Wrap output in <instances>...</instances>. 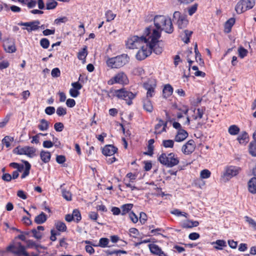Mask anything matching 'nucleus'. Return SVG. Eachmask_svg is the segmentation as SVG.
<instances>
[{"instance_id":"14","label":"nucleus","mask_w":256,"mask_h":256,"mask_svg":"<svg viewBox=\"0 0 256 256\" xmlns=\"http://www.w3.org/2000/svg\"><path fill=\"white\" fill-rule=\"evenodd\" d=\"M40 22L38 20L26 22H20L18 24L20 26H27L26 30L28 32H30L32 31L36 30L39 28V24Z\"/></svg>"},{"instance_id":"52","label":"nucleus","mask_w":256,"mask_h":256,"mask_svg":"<svg viewBox=\"0 0 256 256\" xmlns=\"http://www.w3.org/2000/svg\"><path fill=\"white\" fill-rule=\"evenodd\" d=\"M210 172L208 170L205 169L201 171L200 177L202 178H208L210 176Z\"/></svg>"},{"instance_id":"35","label":"nucleus","mask_w":256,"mask_h":256,"mask_svg":"<svg viewBox=\"0 0 256 256\" xmlns=\"http://www.w3.org/2000/svg\"><path fill=\"white\" fill-rule=\"evenodd\" d=\"M24 164L25 168L24 172L21 176V178L22 179L28 176L30 174V170L31 168V165L28 161L24 160Z\"/></svg>"},{"instance_id":"1","label":"nucleus","mask_w":256,"mask_h":256,"mask_svg":"<svg viewBox=\"0 0 256 256\" xmlns=\"http://www.w3.org/2000/svg\"><path fill=\"white\" fill-rule=\"evenodd\" d=\"M144 34L147 36L145 45L148 46L150 54L152 52L156 54H161L162 47L160 46V41L158 40L160 37V32L154 30L152 26H150L146 28Z\"/></svg>"},{"instance_id":"9","label":"nucleus","mask_w":256,"mask_h":256,"mask_svg":"<svg viewBox=\"0 0 256 256\" xmlns=\"http://www.w3.org/2000/svg\"><path fill=\"white\" fill-rule=\"evenodd\" d=\"M14 153L19 155H26L32 158L36 156V149L32 146H26L22 148L17 147L14 150Z\"/></svg>"},{"instance_id":"34","label":"nucleus","mask_w":256,"mask_h":256,"mask_svg":"<svg viewBox=\"0 0 256 256\" xmlns=\"http://www.w3.org/2000/svg\"><path fill=\"white\" fill-rule=\"evenodd\" d=\"M49 126L48 122L45 119H42L40 120V123L38 125V128L40 130L45 131L48 130Z\"/></svg>"},{"instance_id":"55","label":"nucleus","mask_w":256,"mask_h":256,"mask_svg":"<svg viewBox=\"0 0 256 256\" xmlns=\"http://www.w3.org/2000/svg\"><path fill=\"white\" fill-rule=\"evenodd\" d=\"M32 233L33 236L36 238L38 240L42 238V234L40 232L38 231L36 228H34L32 230Z\"/></svg>"},{"instance_id":"30","label":"nucleus","mask_w":256,"mask_h":256,"mask_svg":"<svg viewBox=\"0 0 256 256\" xmlns=\"http://www.w3.org/2000/svg\"><path fill=\"white\" fill-rule=\"evenodd\" d=\"M144 108L148 112H152L153 110V106L152 102L149 98H144L143 100Z\"/></svg>"},{"instance_id":"46","label":"nucleus","mask_w":256,"mask_h":256,"mask_svg":"<svg viewBox=\"0 0 256 256\" xmlns=\"http://www.w3.org/2000/svg\"><path fill=\"white\" fill-rule=\"evenodd\" d=\"M204 109L203 108H198L196 109V113L195 116H193V118L194 120H196L198 118L200 119L202 118L204 113Z\"/></svg>"},{"instance_id":"31","label":"nucleus","mask_w":256,"mask_h":256,"mask_svg":"<svg viewBox=\"0 0 256 256\" xmlns=\"http://www.w3.org/2000/svg\"><path fill=\"white\" fill-rule=\"evenodd\" d=\"M249 191L252 194L256 193V178H253L248 182Z\"/></svg>"},{"instance_id":"36","label":"nucleus","mask_w":256,"mask_h":256,"mask_svg":"<svg viewBox=\"0 0 256 256\" xmlns=\"http://www.w3.org/2000/svg\"><path fill=\"white\" fill-rule=\"evenodd\" d=\"M88 55L87 47L85 46L78 54V58L81 60H85L86 58Z\"/></svg>"},{"instance_id":"22","label":"nucleus","mask_w":256,"mask_h":256,"mask_svg":"<svg viewBox=\"0 0 256 256\" xmlns=\"http://www.w3.org/2000/svg\"><path fill=\"white\" fill-rule=\"evenodd\" d=\"M199 222L198 221H192L190 220H186L182 224V226L185 228H190L198 226Z\"/></svg>"},{"instance_id":"58","label":"nucleus","mask_w":256,"mask_h":256,"mask_svg":"<svg viewBox=\"0 0 256 256\" xmlns=\"http://www.w3.org/2000/svg\"><path fill=\"white\" fill-rule=\"evenodd\" d=\"M185 34V40H184V42L185 43L188 44L190 42V36L192 34V32L189 31L188 30H184Z\"/></svg>"},{"instance_id":"3","label":"nucleus","mask_w":256,"mask_h":256,"mask_svg":"<svg viewBox=\"0 0 256 256\" xmlns=\"http://www.w3.org/2000/svg\"><path fill=\"white\" fill-rule=\"evenodd\" d=\"M128 60V55L122 54L115 57L108 58L106 61V64L108 66L111 68H118L127 64Z\"/></svg>"},{"instance_id":"17","label":"nucleus","mask_w":256,"mask_h":256,"mask_svg":"<svg viewBox=\"0 0 256 256\" xmlns=\"http://www.w3.org/2000/svg\"><path fill=\"white\" fill-rule=\"evenodd\" d=\"M118 148L112 145L106 146L102 150V154L106 156H112L117 151Z\"/></svg>"},{"instance_id":"48","label":"nucleus","mask_w":256,"mask_h":256,"mask_svg":"<svg viewBox=\"0 0 256 256\" xmlns=\"http://www.w3.org/2000/svg\"><path fill=\"white\" fill-rule=\"evenodd\" d=\"M238 56L241 58H244L246 56L248 51L242 46H240L238 49Z\"/></svg>"},{"instance_id":"26","label":"nucleus","mask_w":256,"mask_h":256,"mask_svg":"<svg viewBox=\"0 0 256 256\" xmlns=\"http://www.w3.org/2000/svg\"><path fill=\"white\" fill-rule=\"evenodd\" d=\"M40 157L44 162L47 163L50 160L51 154L50 152L42 150L40 152Z\"/></svg>"},{"instance_id":"56","label":"nucleus","mask_w":256,"mask_h":256,"mask_svg":"<svg viewBox=\"0 0 256 256\" xmlns=\"http://www.w3.org/2000/svg\"><path fill=\"white\" fill-rule=\"evenodd\" d=\"M198 4H194L192 5V6L188 8V14L190 16H192L196 12L197 10Z\"/></svg>"},{"instance_id":"32","label":"nucleus","mask_w":256,"mask_h":256,"mask_svg":"<svg viewBox=\"0 0 256 256\" xmlns=\"http://www.w3.org/2000/svg\"><path fill=\"white\" fill-rule=\"evenodd\" d=\"M64 186V184H63L60 187L62 190V196L66 200L70 201L72 200V194L70 191L66 190L63 188Z\"/></svg>"},{"instance_id":"16","label":"nucleus","mask_w":256,"mask_h":256,"mask_svg":"<svg viewBox=\"0 0 256 256\" xmlns=\"http://www.w3.org/2000/svg\"><path fill=\"white\" fill-rule=\"evenodd\" d=\"M140 48L141 49L136 54V58L137 60H141L150 56V52L148 50V46H145L144 44Z\"/></svg>"},{"instance_id":"28","label":"nucleus","mask_w":256,"mask_h":256,"mask_svg":"<svg viewBox=\"0 0 256 256\" xmlns=\"http://www.w3.org/2000/svg\"><path fill=\"white\" fill-rule=\"evenodd\" d=\"M46 220V215L44 212H42L39 215L36 216L34 222L37 224H40L44 223Z\"/></svg>"},{"instance_id":"2","label":"nucleus","mask_w":256,"mask_h":256,"mask_svg":"<svg viewBox=\"0 0 256 256\" xmlns=\"http://www.w3.org/2000/svg\"><path fill=\"white\" fill-rule=\"evenodd\" d=\"M158 160L161 164L168 168H172L179 163V159L177 155L174 152L168 154L162 152L159 156Z\"/></svg>"},{"instance_id":"54","label":"nucleus","mask_w":256,"mask_h":256,"mask_svg":"<svg viewBox=\"0 0 256 256\" xmlns=\"http://www.w3.org/2000/svg\"><path fill=\"white\" fill-rule=\"evenodd\" d=\"M51 74L53 78L59 77L60 75V71L58 68H54L52 70Z\"/></svg>"},{"instance_id":"7","label":"nucleus","mask_w":256,"mask_h":256,"mask_svg":"<svg viewBox=\"0 0 256 256\" xmlns=\"http://www.w3.org/2000/svg\"><path fill=\"white\" fill-rule=\"evenodd\" d=\"M128 82V77L126 74L122 72H118L108 81V84L109 85H112L115 84H126Z\"/></svg>"},{"instance_id":"33","label":"nucleus","mask_w":256,"mask_h":256,"mask_svg":"<svg viewBox=\"0 0 256 256\" xmlns=\"http://www.w3.org/2000/svg\"><path fill=\"white\" fill-rule=\"evenodd\" d=\"M248 134L246 132H243L238 137L237 140L240 144H246L248 142Z\"/></svg>"},{"instance_id":"20","label":"nucleus","mask_w":256,"mask_h":256,"mask_svg":"<svg viewBox=\"0 0 256 256\" xmlns=\"http://www.w3.org/2000/svg\"><path fill=\"white\" fill-rule=\"evenodd\" d=\"M4 48L5 51L8 53L14 52L16 50L14 42H10L9 40L5 42L4 44Z\"/></svg>"},{"instance_id":"38","label":"nucleus","mask_w":256,"mask_h":256,"mask_svg":"<svg viewBox=\"0 0 256 256\" xmlns=\"http://www.w3.org/2000/svg\"><path fill=\"white\" fill-rule=\"evenodd\" d=\"M249 152L250 154L256 156V140L252 141L249 144Z\"/></svg>"},{"instance_id":"29","label":"nucleus","mask_w":256,"mask_h":256,"mask_svg":"<svg viewBox=\"0 0 256 256\" xmlns=\"http://www.w3.org/2000/svg\"><path fill=\"white\" fill-rule=\"evenodd\" d=\"M235 23V19L234 18H230L225 23L224 31L226 33H229L232 30V26Z\"/></svg>"},{"instance_id":"23","label":"nucleus","mask_w":256,"mask_h":256,"mask_svg":"<svg viewBox=\"0 0 256 256\" xmlns=\"http://www.w3.org/2000/svg\"><path fill=\"white\" fill-rule=\"evenodd\" d=\"M214 245V248L218 250H222L226 246V242L224 240H218L211 243Z\"/></svg>"},{"instance_id":"19","label":"nucleus","mask_w":256,"mask_h":256,"mask_svg":"<svg viewBox=\"0 0 256 256\" xmlns=\"http://www.w3.org/2000/svg\"><path fill=\"white\" fill-rule=\"evenodd\" d=\"M164 16L163 15H156L154 16V24L156 28L154 30H158V28H162V24L163 22H164Z\"/></svg>"},{"instance_id":"10","label":"nucleus","mask_w":256,"mask_h":256,"mask_svg":"<svg viewBox=\"0 0 256 256\" xmlns=\"http://www.w3.org/2000/svg\"><path fill=\"white\" fill-rule=\"evenodd\" d=\"M6 250L18 256H28V254L25 250V248L20 242H16L8 246Z\"/></svg>"},{"instance_id":"4","label":"nucleus","mask_w":256,"mask_h":256,"mask_svg":"<svg viewBox=\"0 0 256 256\" xmlns=\"http://www.w3.org/2000/svg\"><path fill=\"white\" fill-rule=\"evenodd\" d=\"M110 93L112 96L126 100L128 105L132 104V100L136 96V94H134L125 88L111 91Z\"/></svg>"},{"instance_id":"53","label":"nucleus","mask_w":256,"mask_h":256,"mask_svg":"<svg viewBox=\"0 0 256 256\" xmlns=\"http://www.w3.org/2000/svg\"><path fill=\"white\" fill-rule=\"evenodd\" d=\"M64 126L62 122H56L54 124V128L56 132H62L64 130Z\"/></svg>"},{"instance_id":"15","label":"nucleus","mask_w":256,"mask_h":256,"mask_svg":"<svg viewBox=\"0 0 256 256\" xmlns=\"http://www.w3.org/2000/svg\"><path fill=\"white\" fill-rule=\"evenodd\" d=\"M194 142L193 140H190L182 147V152L185 154H192L195 150Z\"/></svg>"},{"instance_id":"6","label":"nucleus","mask_w":256,"mask_h":256,"mask_svg":"<svg viewBox=\"0 0 256 256\" xmlns=\"http://www.w3.org/2000/svg\"><path fill=\"white\" fill-rule=\"evenodd\" d=\"M254 4V0H241L237 3L235 7V10L237 14H240L252 8Z\"/></svg>"},{"instance_id":"64","label":"nucleus","mask_w":256,"mask_h":256,"mask_svg":"<svg viewBox=\"0 0 256 256\" xmlns=\"http://www.w3.org/2000/svg\"><path fill=\"white\" fill-rule=\"evenodd\" d=\"M56 161L58 164H62L66 162V158L62 155L57 156Z\"/></svg>"},{"instance_id":"5","label":"nucleus","mask_w":256,"mask_h":256,"mask_svg":"<svg viewBox=\"0 0 256 256\" xmlns=\"http://www.w3.org/2000/svg\"><path fill=\"white\" fill-rule=\"evenodd\" d=\"M146 35L140 37L134 36L129 38L126 42V48L129 49L140 48L146 42Z\"/></svg>"},{"instance_id":"57","label":"nucleus","mask_w":256,"mask_h":256,"mask_svg":"<svg viewBox=\"0 0 256 256\" xmlns=\"http://www.w3.org/2000/svg\"><path fill=\"white\" fill-rule=\"evenodd\" d=\"M129 218L134 224H136L138 222V218L133 212H130L129 213Z\"/></svg>"},{"instance_id":"25","label":"nucleus","mask_w":256,"mask_h":256,"mask_svg":"<svg viewBox=\"0 0 256 256\" xmlns=\"http://www.w3.org/2000/svg\"><path fill=\"white\" fill-rule=\"evenodd\" d=\"M162 92L164 97L167 98L172 94L173 88L170 84H167L164 86Z\"/></svg>"},{"instance_id":"47","label":"nucleus","mask_w":256,"mask_h":256,"mask_svg":"<svg viewBox=\"0 0 256 256\" xmlns=\"http://www.w3.org/2000/svg\"><path fill=\"white\" fill-rule=\"evenodd\" d=\"M50 41L46 38H42L40 40V46L44 49L48 48L50 46Z\"/></svg>"},{"instance_id":"63","label":"nucleus","mask_w":256,"mask_h":256,"mask_svg":"<svg viewBox=\"0 0 256 256\" xmlns=\"http://www.w3.org/2000/svg\"><path fill=\"white\" fill-rule=\"evenodd\" d=\"M89 218L92 220H96L98 218V214L94 212H90L88 214Z\"/></svg>"},{"instance_id":"13","label":"nucleus","mask_w":256,"mask_h":256,"mask_svg":"<svg viewBox=\"0 0 256 256\" xmlns=\"http://www.w3.org/2000/svg\"><path fill=\"white\" fill-rule=\"evenodd\" d=\"M164 22L162 24V28H158V31L161 33L162 31L164 30L168 34H172L174 31V27L172 26L171 19L164 16Z\"/></svg>"},{"instance_id":"41","label":"nucleus","mask_w":256,"mask_h":256,"mask_svg":"<svg viewBox=\"0 0 256 256\" xmlns=\"http://www.w3.org/2000/svg\"><path fill=\"white\" fill-rule=\"evenodd\" d=\"M56 228L60 232H65L66 230V224L62 222H57L55 223Z\"/></svg>"},{"instance_id":"44","label":"nucleus","mask_w":256,"mask_h":256,"mask_svg":"<svg viewBox=\"0 0 256 256\" xmlns=\"http://www.w3.org/2000/svg\"><path fill=\"white\" fill-rule=\"evenodd\" d=\"M58 2L54 0H48L46 2V9L52 10L56 8Z\"/></svg>"},{"instance_id":"50","label":"nucleus","mask_w":256,"mask_h":256,"mask_svg":"<svg viewBox=\"0 0 256 256\" xmlns=\"http://www.w3.org/2000/svg\"><path fill=\"white\" fill-rule=\"evenodd\" d=\"M116 15L114 14L111 10H108L106 13V18L107 22H110L113 20Z\"/></svg>"},{"instance_id":"43","label":"nucleus","mask_w":256,"mask_h":256,"mask_svg":"<svg viewBox=\"0 0 256 256\" xmlns=\"http://www.w3.org/2000/svg\"><path fill=\"white\" fill-rule=\"evenodd\" d=\"M73 220L76 222H78L82 219V216L80 211L78 210H74L72 212Z\"/></svg>"},{"instance_id":"8","label":"nucleus","mask_w":256,"mask_h":256,"mask_svg":"<svg viewBox=\"0 0 256 256\" xmlns=\"http://www.w3.org/2000/svg\"><path fill=\"white\" fill-rule=\"evenodd\" d=\"M240 168L234 166H230L226 167L224 172L222 174V178L226 181L229 180L234 176H236L240 171Z\"/></svg>"},{"instance_id":"51","label":"nucleus","mask_w":256,"mask_h":256,"mask_svg":"<svg viewBox=\"0 0 256 256\" xmlns=\"http://www.w3.org/2000/svg\"><path fill=\"white\" fill-rule=\"evenodd\" d=\"M56 112L58 116H63L66 114V109L65 108L59 106L57 108Z\"/></svg>"},{"instance_id":"18","label":"nucleus","mask_w":256,"mask_h":256,"mask_svg":"<svg viewBox=\"0 0 256 256\" xmlns=\"http://www.w3.org/2000/svg\"><path fill=\"white\" fill-rule=\"evenodd\" d=\"M149 247L150 252L154 254L159 256H168L158 245L150 244L149 245Z\"/></svg>"},{"instance_id":"60","label":"nucleus","mask_w":256,"mask_h":256,"mask_svg":"<svg viewBox=\"0 0 256 256\" xmlns=\"http://www.w3.org/2000/svg\"><path fill=\"white\" fill-rule=\"evenodd\" d=\"M55 108L53 106H48L45 109V112L48 115H52L55 112Z\"/></svg>"},{"instance_id":"39","label":"nucleus","mask_w":256,"mask_h":256,"mask_svg":"<svg viewBox=\"0 0 256 256\" xmlns=\"http://www.w3.org/2000/svg\"><path fill=\"white\" fill-rule=\"evenodd\" d=\"M109 244V240L106 238H100L99 240V242L96 246H100L101 248L110 247L108 244Z\"/></svg>"},{"instance_id":"21","label":"nucleus","mask_w":256,"mask_h":256,"mask_svg":"<svg viewBox=\"0 0 256 256\" xmlns=\"http://www.w3.org/2000/svg\"><path fill=\"white\" fill-rule=\"evenodd\" d=\"M188 136V132L184 130H178L177 134L174 140L177 142H180L184 140Z\"/></svg>"},{"instance_id":"37","label":"nucleus","mask_w":256,"mask_h":256,"mask_svg":"<svg viewBox=\"0 0 256 256\" xmlns=\"http://www.w3.org/2000/svg\"><path fill=\"white\" fill-rule=\"evenodd\" d=\"M156 120H158V122L155 126V131L154 133L156 134H161L162 133V131L160 128L162 126L163 124V120L162 119L158 118H156Z\"/></svg>"},{"instance_id":"61","label":"nucleus","mask_w":256,"mask_h":256,"mask_svg":"<svg viewBox=\"0 0 256 256\" xmlns=\"http://www.w3.org/2000/svg\"><path fill=\"white\" fill-rule=\"evenodd\" d=\"M146 220H147L146 214L144 212H141L140 213V221L141 222V224H145Z\"/></svg>"},{"instance_id":"27","label":"nucleus","mask_w":256,"mask_h":256,"mask_svg":"<svg viewBox=\"0 0 256 256\" xmlns=\"http://www.w3.org/2000/svg\"><path fill=\"white\" fill-rule=\"evenodd\" d=\"M133 204H126L122 205L120 207L122 210L121 214L124 216L126 214H128L130 212V211L133 207Z\"/></svg>"},{"instance_id":"12","label":"nucleus","mask_w":256,"mask_h":256,"mask_svg":"<svg viewBox=\"0 0 256 256\" xmlns=\"http://www.w3.org/2000/svg\"><path fill=\"white\" fill-rule=\"evenodd\" d=\"M176 20L177 24L180 28H183L186 26L188 20L184 16L182 15L180 12L176 11L173 14V20Z\"/></svg>"},{"instance_id":"11","label":"nucleus","mask_w":256,"mask_h":256,"mask_svg":"<svg viewBox=\"0 0 256 256\" xmlns=\"http://www.w3.org/2000/svg\"><path fill=\"white\" fill-rule=\"evenodd\" d=\"M156 86V83L155 80H148L147 82L144 83L143 86L147 90L146 98H149L154 96L155 94V88Z\"/></svg>"},{"instance_id":"42","label":"nucleus","mask_w":256,"mask_h":256,"mask_svg":"<svg viewBox=\"0 0 256 256\" xmlns=\"http://www.w3.org/2000/svg\"><path fill=\"white\" fill-rule=\"evenodd\" d=\"M240 130L239 128L236 125L230 126L228 130L229 134L233 136L238 134Z\"/></svg>"},{"instance_id":"40","label":"nucleus","mask_w":256,"mask_h":256,"mask_svg":"<svg viewBox=\"0 0 256 256\" xmlns=\"http://www.w3.org/2000/svg\"><path fill=\"white\" fill-rule=\"evenodd\" d=\"M14 139L13 137L10 136H6L2 140V144L6 146V148H9L10 146V142L14 141Z\"/></svg>"},{"instance_id":"49","label":"nucleus","mask_w":256,"mask_h":256,"mask_svg":"<svg viewBox=\"0 0 256 256\" xmlns=\"http://www.w3.org/2000/svg\"><path fill=\"white\" fill-rule=\"evenodd\" d=\"M68 20V19L66 16H62L56 18L54 21V24L56 25H60L62 23H66Z\"/></svg>"},{"instance_id":"62","label":"nucleus","mask_w":256,"mask_h":256,"mask_svg":"<svg viewBox=\"0 0 256 256\" xmlns=\"http://www.w3.org/2000/svg\"><path fill=\"white\" fill-rule=\"evenodd\" d=\"M36 2L34 0H28V2L26 4V5L29 8H32L36 6Z\"/></svg>"},{"instance_id":"59","label":"nucleus","mask_w":256,"mask_h":256,"mask_svg":"<svg viewBox=\"0 0 256 256\" xmlns=\"http://www.w3.org/2000/svg\"><path fill=\"white\" fill-rule=\"evenodd\" d=\"M80 92L76 89L72 88L70 90V94L73 98H76L80 95Z\"/></svg>"},{"instance_id":"45","label":"nucleus","mask_w":256,"mask_h":256,"mask_svg":"<svg viewBox=\"0 0 256 256\" xmlns=\"http://www.w3.org/2000/svg\"><path fill=\"white\" fill-rule=\"evenodd\" d=\"M162 146L166 148H172L174 146V142L172 140H163Z\"/></svg>"},{"instance_id":"24","label":"nucleus","mask_w":256,"mask_h":256,"mask_svg":"<svg viewBox=\"0 0 256 256\" xmlns=\"http://www.w3.org/2000/svg\"><path fill=\"white\" fill-rule=\"evenodd\" d=\"M154 139H150L148 141V151L146 152H144V153L145 155H148L150 156H152L154 154Z\"/></svg>"}]
</instances>
